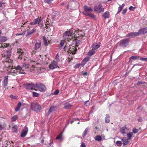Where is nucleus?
Listing matches in <instances>:
<instances>
[{"label": "nucleus", "instance_id": "473e14b6", "mask_svg": "<svg viewBox=\"0 0 147 147\" xmlns=\"http://www.w3.org/2000/svg\"><path fill=\"white\" fill-rule=\"evenodd\" d=\"M94 139L96 141H100L102 140V138L100 136L97 135L95 136Z\"/></svg>", "mask_w": 147, "mask_h": 147}, {"label": "nucleus", "instance_id": "39448f33", "mask_svg": "<svg viewBox=\"0 0 147 147\" xmlns=\"http://www.w3.org/2000/svg\"><path fill=\"white\" fill-rule=\"evenodd\" d=\"M36 88H37L41 92H43L46 90V86L39 82H36Z\"/></svg>", "mask_w": 147, "mask_h": 147}, {"label": "nucleus", "instance_id": "4be33fe9", "mask_svg": "<svg viewBox=\"0 0 147 147\" xmlns=\"http://www.w3.org/2000/svg\"><path fill=\"white\" fill-rule=\"evenodd\" d=\"M43 40L44 42V45L45 46H47L49 45V42L47 40L46 38L44 36H43Z\"/></svg>", "mask_w": 147, "mask_h": 147}, {"label": "nucleus", "instance_id": "8fccbe9b", "mask_svg": "<svg viewBox=\"0 0 147 147\" xmlns=\"http://www.w3.org/2000/svg\"><path fill=\"white\" fill-rule=\"evenodd\" d=\"M65 42L64 40H61L60 41L59 46H63Z\"/></svg>", "mask_w": 147, "mask_h": 147}, {"label": "nucleus", "instance_id": "13d9d810", "mask_svg": "<svg viewBox=\"0 0 147 147\" xmlns=\"http://www.w3.org/2000/svg\"><path fill=\"white\" fill-rule=\"evenodd\" d=\"M73 58L72 57H68L67 59V61L68 62V63H69L71 60H72Z\"/></svg>", "mask_w": 147, "mask_h": 147}, {"label": "nucleus", "instance_id": "79ce46f5", "mask_svg": "<svg viewBox=\"0 0 147 147\" xmlns=\"http://www.w3.org/2000/svg\"><path fill=\"white\" fill-rule=\"evenodd\" d=\"M147 48V47H143L140 49L141 51H142V52L144 53L146 49H147V48Z\"/></svg>", "mask_w": 147, "mask_h": 147}, {"label": "nucleus", "instance_id": "0e129e2a", "mask_svg": "<svg viewBox=\"0 0 147 147\" xmlns=\"http://www.w3.org/2000/svg\"><path fill=\"white\" fill-rule=\"evenodd\" d=\"M138 122H141L142 121V118L141 117H139L138 119Z\"/></svg>", "mask_w": 147, "mask_h": 147}, {"label": "nucleus", "instance_id": "bf43d9fd", "mask_svg": "<svg viewBox=\"0 0 147 147\" xmlns=\"http://www.w3.org/2000/svg\"><path fill=\"white\" fill-rule=\"evenodd\" d=\"M81 147H86L85 144L84 142H82L81 144Z\"/></svg>", "mask_w": 147, "mask_h": 147}, {"label": "nucleus", "instance_id": "0eeeda50", "mask_svg": "<svg viewBox=\"0 0 147 147\" xmlns=\"http://www.w3.org/2000/svg\"><path fill=\"white\" fill-rule=\"evenodd\" d=\"M47 58V55H45L44 56L40 55L39 57H37L36 58V60L37 61H40V62L42 63H46L45 62V60Z\"/></svg>", "mask_w": 147, "mask_h": 147}, {"label": "nucleus", "instance_id": "3c124183", "mask_svg": "<svg viewBox=\"0 0 147 147\" xmlns=\"http://www.w3.org/2000/svg\"><path fill=\"white\" fill-rule=\"evenodd\" d=\"M144 83H146V82H143L142 81H138L137 83V84L138 85H139L141 84H144Z\"/></svg>", "mask_w": 147, "mask_h": 147}, {"label": "nucleus", "instance_id": "f257e3e1", "mask_svg": "<svg viewBox=\"0 0 147 147\" xmlns=\"http://www.w3.org/2000/svg\"><path fill=\"white\" fill-rule=\"evenodd\" d=\"M11 52L10 50H6L4 52L3 54H1L2 58L4 59V61L6 62L7 63L10 64L8 67L9 68L11 67V63L12 62V60H9V59L11 56Z\"/></svg>", "mask_w": 147, "mask_h": 147}, {"label": "nucleus", "instance_id": "864d4df0", "mask_svg": "<svg viewBox=\"0 0 147 147\" xmlns=\"http://www.w3.org/2000/svg\"><path fill=\"white\" fill-rule=\"evenodd\" d=\"M140 59L141 60L144 61H147V57H146V58L140 57Z\"/></svg>", "mask_w": 147, "mask_h": 147}, {"label": "nucleus", "instance_id": "2eb2a0df", "mask_svg": "<svg viewBox=\"0 0 147 147\" xmlns=\"http://www.w3.org/2000/svg\"><path fill=\"white\" fill-rule=\"evenodd\" d=\"M128 36L131 38H135L139 35V32H132L128 33Z\"/></svg>", "mask_w": 147, "mask_h": 147}, {"label": "nucleus", "instance_id": "6e6d98bb", "mask_svg": "<svg viewBox=\"0 0 147 147\" xmlns=\"http://www.w3.org/2000/svg\"><path fill=\"white\" fill-rule=\"evenodd\" d=\"M76 120L79 121L78 119L77 118H75L73 119V120H72L70 121L71 124H72L74 121H76Z\"/></svg>", "mask_w": 147, "mask_h": 147}, {"label": "nucleus", "instance_id": "5701e85b", "mask_svg": "<svg viewBox=\"0 0 147 147\" xmlns=\"http://www.w3.org/2000/svg\"><path fill=\"white\" fill-rule=\"evenodd\" d=\"M122 141L123 142V144L124 146L127 145L129 142V139H126V138H123L122 139Z\"/></svg>", "mask_w": 147, "mask_h": 147}, {"label": "nucleus", "instance_id": "ea45409f", "mask_svg": "<svg viewBox=\"0 0 147 147\" xmlns=\"http://www.w3.org/2000/svg\"><path fill=\"white\" fill-rule=\"evenodd\" d=\"M88 16L94 19L96 18L95 16L93 14H92L91 13H89L88 14Z\"/></svg>", "mask_w": 147, "mask_h": 147}, {"label": "nucleus", "instance_id": "6ab92c4d", "mask_svg": "<svg viewBox=\"0 0 147 147\" xmlns=\"http://www.w3.org/2000/svg\"><path fill=\"white\" fill-rule=\"evenodd\" d=\"M57 109V107L56 106H51L49 109L48 112V115H49L50 113L53 111H56Z\"/></svg>", "mask_w": 147, "mask_h": 147}, {"label": "nucleus", "instance_id": "e2e57ef3", "mask_svg": "<svg viewBox=\"0 0 147 147\" xmlns=\"http://www.w3.org/2000/svg\"><path fill=\"white\" fill-rule=\"evenodd\" d=\"M72 43V45H76V39H74L73 40Z\"/></svg>", "mask_w": 147, "mask_h": 147}, {"label": "nucleus", "instance_id": "72a5a7b5", "mask_svg": "<svg viewBox=\"0 0 147 147\" xmlns=\"http://www.w3.org/2000/svg\"><path fill=\"white\" fill-rule=\"evenodd\" d=\"M88 129L87 128L85 129V130L84 131L82 135V137L83 138H84L86 135L87 132L88 131Z\"/></svg>", "mask_w": 147, "mask_h": 147}, {"label": "nucleus", "instance_id": "dca6fc26", "mask_svg": "<svg viewBox=\"0 0 147 147\" xmlns=\"http://www.w3.org/2000/svg\"><path fill=\"white\" fill-rule=\"evenodd\" d=\"M36 84H32L27 83L26 86V88L28 90H33V88H36Z\"/></svg>", "mask_w": 147, "mask_h": 147}, {"label": "nucleus", "instance_id": "49530a36", "mask_svg": "<svg viewBox=\"0 0 147 147\" xmlns=\"http://www.w3.org/2000/svg\"><path fill=\"white\" fill-rule=\"evenodd\" d=\"M32 94L33 96L34 97H38L39 96L38 94L35 92H33Z\"/></svg>", "mask_w": 147, "mask_h": 147}, {"label": "nucleus", "instance_id": "ddd939ff", "mask_svg": "<svg viewBox=\"0 0 147 147\" xmlns=\"http://www.w3.org/2000/svg\"><path fill=\"white\" fill-rule=\"evenodd\" d=\"M28 127L26 126L24 127L20 135L21 137L22 138H24L25 137L28 133Z\"/></svg>", "mask_w": 147, "mask_h": 147}, {"label": "nucleus", "instance_id": "052dcab7", "mask_svg": "<svg viewBox=\"0 0 147 147\" xmlns=\"http://www.w3.org/2000/svg\"><path fill=\"white\" fill-rule=\"evenodd\" d=\"M122 9L121 8H120L119 7L118 8V11L117 12V14L119 13Z\"/></svg>", "mask_w": 147, "mask_h": 147}, {"label": "nucleus", "instance_id": "4d7b16f0", "mask_svg": "<svg viewBox=\"0 0 147 147\" xmlns=\"http://www.w3.org/2000/svg\"><path fill=\"white\" fill-rule=\"evenodd\" d=\"M59 93V91L58 90H56L54 92V94L55 95H57Z\"/></svg>", "mask_w": 147, "mask_h": 147}, {"label": "nucleus", "instance_id": "7c9ffc66", "mask_svg": "<svg viewBox=\"0 0 147 147\" xmlns=\"http://www.w3.org/2000/svg\"><path fill=\"white\" fill-rule=\"evenodd\" d=\"M40 18L41 17L38 18L36 19H34V20L36 24H39V23L40 22L41 20Z\"/></svg>", "mask_w": 147, "mask_h": 147}, {"label": "nucleus", "instance_id": "09e8293b", "mask_svg": "<svg viewBox=\"0 0 147 147\" xmlns=\"http://www.w3.org/2000/svg\"><path fill=\"white\" fill-rule=\"evenodd\" d=\"M62 133L60 134L58 136H57V137L56 138V139H60L62 136Z\"/></svg>", "mask_w": 147, "mask_h": 147}, {"label": "nucleus", "instance_id": "338daca9", "mask_svg": "<svg viewBox=\"0 0 147 147\" xmlns=\"http://www.w3.org/2000/svg\"><path fill=\"white\" fill-rule=\"evenodd\" d=\"M30 24L31 25H34L36 24V23H35V22L34 20L33 21L31 22H30Z\"/></svg>", "mask_w": 147, "mask_h": 147}, {"label": "nucleus", "instance_id": "c756f323", "mask_svg": "<svg viewBox=\"0 0 147 147\" xmlns=\"http://www.w3.org/2000/svg\"><path fill=\"white\" fill-rule=\"evenodd\" d=\"M133 135V134L132 132H129L127 134V136L128 138V139L129 140L131 139V138L132 137Z\"/></svg>", "mask_w": 147, "mask_h": 147}, {"label": "nucleus", "instance_id": "7ed1b4c3", "mask_svg": "<svg viewBox=\"0 0 147 147\" xmlns=\"http://www.w3.org/2000/svg\"><path fill=\"white\" fill-rule=\"evenodd\" d=\"M73 32V30L71 29H70L69 30L66 31L63 34V38L65 40L67 39L69 41V40H71L69 37L72 36Z\"/></svg>", "mask_w": 147, "mask_h": 147}, {"label": "nucleus", "instance_id": "5fc2aeb1", "mask_svg": "<svg viewBox=\"0 0 147 147\" xmlns=\"http://www.w3.org/2000/svg\"><path fill=\"white\" fill-rule=\"evenodd\" d=\"M59 55L58 54H57L56 55V57H55V59L57 61H59Z\"/></svg>", "mask_w": 147, "mask_h": 147}, {"label": "nucleus", "instance_id": "c03bdc74", "mask_svg": "<svg viewBox=\"0 0 147 147\" xmlns=\"http://www.w3.org/2000/svg\"><path fill=\"white\" fill-rule=\"evenodd\" d=\"M117 145L118 146H121V145L122 143L121 141H117L116 142Z\"/></svg>", "mask_w": 147, "mask_h": 147}, {"label": "nucleus", "instance_id": "4468645a", "mask_svg": "<svg viewBox=\"0 0 147 147\" xmlns=\"http://www.w3.org/2000/svg\"><path fill=\"white\" fill-rule=\"evenodd\" d=\"M129 130V129L127 127L126 125L120 128V132L123 134H125L126 132H128Z\"/></svg>", "mask_w": 147, "mask_h": 147}, {"label": "nucleus", "instance_id": "cd10ccee", "mask_svg": "<svg viewBox=\"0 0 147 147\" xmlns=\"http://www.w3.org/2000/svg\"><path fill=\"white\" fill-rule=\"evenodd\" d=\"M109 117L110 116L109 114H106L105 118V122L106 123H108L110 122V121L109 119Z\"/></svg>", "mask_w": 147, "mask_h": 147}, {"label": "nucleus", "instance_id": "aec40b11", "mask_svg": "<svg viewBox=\"0 0 147 147\" xmlns=\"http://www.w3.org/2000/svg\"><path fill=\"white\" fill-rule=\"evenodd\" d=\"M90 57L89 56H87L85 57L82 61L81 64L82 65H84L86 63L89 61Z\"/></svg>", "mask_w": 147, "mask_h": 147}, {"label": "nucleus", "instance_id": "37998d69", "mask_svg": "<svg viewBox=\"0 0 147 147\" xmlns=\"http://www.w3.org/2000/svg\"><path fill=\"white\" fill-rule=\"evenodd\" d=\"M76 45H75V46H78V45L81 42V41L78 40L76 39Z\"/></svg>", "mask_w": 147, "mask_h": 147}, {"label": "nucleus", "instance_id": "e433bc0d", "mask_svg": "<svg viewBox=\"0 0 147 147\" xmlns=\"http://www.w3.org/2000/svg\"><path fill=\"white\" fill-rule=\"evenodd\" d=\"M101 44L100 42H97L94 43L92 44V46H100Z\"/></svg>", "mask_w": 147, "mask_h": 147}, {"label": "nucleus", "instance_id": "393cba45", "mask_svg": "<svg viewBox=\"0 0 147 147\" xmlns=\"http://www.w3.org/2000/svg\"><path fill=\"white\" fill-rule=\"evenodd\" d=\"M72 106V105L70 103L68 102L64 104V107L66 109H69Z\"/></svg>", "mask_w": 147, "mask_h": 147}, {"label": "nucleus", "instance_id": "4c0bfd02", "mask_svg": "<svg viewBox=\"0 0 147 147\" xmlns=\"http://www.w3.org/2000/svg\"><path fill=\"white\" fill-rule=\"evenodd\" d=\"M18 127L17 125H14L12 128V130L14 132H16L17 130Z\"/></svg>", "mask_w": 147, "mask_h": 147}, {"label": "nucleus", "instance_id": "1a4fd4ad", "mask_svg": "<svg viewBox=\"0 0 147 147\" xmlns=\"http://www.w3.org/2000/svg\"><path fill=\"white\" fill-rule=\"evenodd\" d=\"M92 49L89 51L87 53V55L90 56H91L95 54V50L98 49L99 47H92Z\"/></svg>", "mask_w": 147, "mask_h": 147}, {"label": "nucleus", "instance_id": "412c9836", "mask_svg": "<svg viewBox=\"0 0 147 147\" xmlns=\"http://www.w3.org/2000/svg\"><path fill=\"white\" fill-rule=\"evenodd\" d=\"M34 50L32 51L31 52V54L32 55H34L35 53L39 50L40 48L39 47H35Z\"/></svg>", "mask_w": 147, "mask_h": 147}, {"label": "nucleus", "instance_id": "a211bd4d", "mask_svg": "<svg viewBox=\"0 0 147 147\" xmlns=\"http://www.w3.org/2000/svg\"><path fill=\"white\" fill-rule=\"evenodd\" d=\"M8 81V76H6L4 78L3 81V85L4 88H6L7 85Z\"/></svg>", "mask_w": 147, "mask_h": 147}, {"label": "nucleus", "instance_id": "69168bd1", "mask_svg": "<svg viewBox=\"0 0 147 147\" xmlns=\"http://www.w3.org/2000/svg\"><path fill=\"white\" fill-rule=\"evenodd\" d=\"M25 33V31H24L22 33H20V34H16V36H18V35H22L23 34H24Z\"/></svg>", "mask_w": 147, "mask_h": 147}, {"label": "nucleus", "instance_id": "a19ab883", "mask_svg": "<svg viewBox=\"0 0 147 147\" xmlns=\"http://www.w3.org/2000/svg\"><path fill=\"white\" fill-rule=\"evenodd\" d=\"M58 14V13L56 11H54L53 13V17L54 18L57 16Z\"/></svg>", "mask_w": 147, "mask_h": 147}, {"label": "nucleus", "instance_id": "423d86ee", "mask_svg": "<svg viewBox=\"0 0 147 147\" xmlns=\"http://www.w3.org/2000/svg\"><path fill=\"white\" fill-rule=\"evenodd\" d=\"M102 6L101 3H99L98 6H95L94 7V10L95 11L98 13L103 12L104 10V8H102Z\"/></svg>", "mask_w": 147, "mask_h": 147}, {"label": "nucleus", "instance_id": "20e7f679", "mask_svg": "<svg viewBox=\"0 0 147 147\" xmlns=\"http://www.w3.org/2000/svg\"><path fill=\"white\" fill-rule=\"evenodd\" d=\"M31 109L33 111L36 112L40 111L42 109L40 106L37 103L33 102L31 104Z\"/></svg>", "mask_w": 147, "mask_h": 147}, {"label": "nucleus", "instance_id": "b1692460", "mask_svg": "<svg viewBox=\"0 0 147 147\" xmlns=\"http://www.w3.org/2000/svg\"><path fill=\"white\" fill-rule=\"evenodd\" d=\"M84 10L86 12H90L92 10V9L90 7H88L86 5H85L84 6Z\"/></svg>", "mask_w": 147, "mask_h": 147}, {"label": "nucleus", "instance_id": "774afa93", "mask_svg": "<svg viewBox=\"0 0 147 147\" xmlns=\"http://www.w3.org/2000/svg\"><path fill=\"white\" fill-rule=\"evenodd\" d=\"M38 45V46H40L41 45V42L40 41L38 43H36L35 44V46H36V45Z\"/></svg>", "mask_w": 147, "mask_h": 147}, {"label": "nucleus", "instance_id": "603ef678", "mask_svg": "<svg viewBox=\"0 0 147 147\" xmlns=\"http://www.w3.org/2000/svg\"><path fill=\"white\" fill-rule=\"evenodd\" d=\"M44 1L45 3L48 4H50L51 3L50 0H44Z\"/></svg>", "mask_w": 147, "mask_h": 147}, {"label": "nucleus", "instance_id": "680f3d73", "mask_svg": "<svg viewBox=\"0 0 147 147\" xmlns=\"http://www.w3.org/2000/svg\"><path fill=\"white\" fill-rule=\"evenodd\" d=\"M127 9L126 8H125L124 9L123 11H122V14H124L127 11Z\"/></svg>", "mask_w": 147, "mask_h": 147}, {"label": "nucleus", "instance_id": "a18cd8bd", "mask_svg": "<svg viewBox=\"0 0 147 147\" xmlns=\"http://www.w3.org/2000/svg\"><path fill=\"white\" fill-rule=\"evenodd\" d=\"M138 130L136 128H134L132 129V133L134 134H136L138 132Z\"/></svg>", "mask_w": 147, "mask_h": 147}, {"label": "nucleus", "instance_id": "f8f14e48", "mask_svg": "<svg viewBox=\"0 0 147 147\" xmlns=\"http://www.w3.org/2000/svg\"><path fill=\"white\" fill-rule=\"evenodd\" d=\"M57 66V62L55 61H53L51 62L49 65V68L51 69H53L58 67Z\"/></svg>", "mask_w": 147, "mask_h": 147}, {"label": "nucleus", "instance_id": "6e6552de", "mask_svg": "<svg viewBox=\"0 0 147 147\" xmlns=\"http://www.w3.org/2000/svg\"><path fill=\"white\" fill-rule=\"evenodd\" d=\"M76 47H72L71 48L70 47H64L63 49H65L66 47L68 48L69 49V53H70L71 54H72L73 55H74L75 54L77 50Z\"/></svg>", "mask_w": 147, "mask_h": 147}, {"label": "nucleus", "instance_id": "58836bf2", "mask_svg": "<svg viewBox=\"0 0 147 147\" xmlns=\"http://www.w3.org/2000/svg\"><path fill=\"white\" fill-rule=\"evenodd\" d=\"M140 58V57L139 56H132L129 59H133L134 60L138 59Z\"/></svg>", "mask_w": 147, "mask_h": 147}, {"label": "nucleus", "instance_id": "f3484780", "mask_svg": "<svg viewBox=\"0 0 147 147\" xmlns=\"http://www.w3.org/2000/svg\"><path fill=\"white\" fill-rule=\"evenodd\" d=\"M139 34H145L147 33V27L143 28L140 29L138 30Z\"/></svg>", "mask_w": 147, "mask_h": 147}, {"label": "nucleus", "instance_id": "a878e982", "mask_svg": "<svg viewBox=\"0 0 147 147\" xmlns=\"http://www.w3.org/2000/svg\"><path fill=\"white\" fill-rule=\"evenodd\" d=\"M109 12L108 11H106L102 15L104 19H106L109 18Z\"/></svg>", "mask_w": 147, "mask_h": 147}, {"label": "nucleus", "instance_id": "f03ea898", "mask_svg": "<svg viewBox=\"0 0 147 147\" xmlns=\"http://www.w3.org/2000/svg\"><path fill=\"white\" fill-rule=\"evenodd\" d=\"M29 68V65L28 64L24 63L22 67L18 65L14 68L15 69L13 70V72L17 73H21L25 74V72L24 71L26 70Z\"/></svg>", "mask_w": 147, "mask_h": 147}, {"label": "nucleus", "instance_id": "f704fd0d", "mask_svg": "<svg viewBox=\"0 0 147 147\" xmlns=\"http://www.w3.org/2000/svg\"><path fill=\"white\" fill-rule=\"evenodd\" d=\"M36 29H33L32 30L28 32H27V34L26 36H29L32 34L35 30Z\"/></svg>", "mask_w": 147, "mask_h": 147}, {"label": "nucleus", "instance_id": "9b49d317", "mask_svg": "<svg viewBox=\"0 0 147 147\" xmlns=\"http://www.w3.org/2000/svg\"><path fill=\"white\" fill-rule=\"evenodd\" d=\"M129 42V39L125 38L122 40L120 43V46H126L128 44Z\"/></svg>", "mask_w": 147, "mask_h": 147}, {"label": "nucleus", "instance_id": "de8ad7c7", "mask_svg": "<svg viewBox=\"0 0 147 147\" xmlns=\"http://www.w3.org/2000/svg\"><path fill=\"white\" fill-rule=\"evenodd\" d=\"M136 8V7H135L130 6L129 8V9L130 11H134Z\"/></svg>", "mask_w": 147, "mask_h": 147}, {"label": "nucleus", "instance_id": "c85d7f7f", "mask_svg": "<svg viewBox=\"0 0 147 147\" xmlns=\"http://www.w3.org/2000/svg\"><path fill=\"white\" fill-rule=\"evenodd\" d=\"M7 39V37L4 36L1 37L0 38V41L1 42H4L6 41Z\"/></svg>", "mask_w": 147, "mask_h": 147}, {"label": "nucleus", "instance_id": "2f4dec72", "mask_svg": "<svg viewBox=\"0 0 147 147\" xmlns=\"http://www.w3.org/2000/svg\"><path fill=\"white\" fill-rule=\"evenodd\" d=\"M17 53L19 55H22L23 53V52L21 49H18Z\"/></svg>", "mask_w": 147, "mask_h": 147}, {"label": "nucleus", "instance_id": "9d476101", "mask_svg": "<svg viewBox=\"0 0 147 147\" xmlns=\"http://www.w3.org/2000/svg\"><path fill=\"white\" fill-rule=\"evenodd\" d=\"M74 34L76 37H78L80 36L82 37H84L85 35L84 33L81 30H76L75 31Z\"/></svg>", "mask_w": 147, "mask_h": 147}, {"label": "nucleus", "instance_id": "bb28decb", "mask_svg": "<svg viewBox=\"0 0 147 147\" xmlns=\"http://www.w3.org/2000/svg\"><path fill=\"white\" fill-rule=\"evenodd\" d=\"M21 105V102H19L17 105V106L16 108L15 109V111L16 112H17V111H18L19 110L20 108Z\"/></svg>", "mask_w": 147, "mask_h": 147}, {"label": "nucleus", "instance_id": "c9c22d12", "mask_svg": "<svg viewBox=\"0 0 147 147\" xmlns=\"http://www.w3.org/2000/svg\"><path fill=\"white\" fill-rule=\"evenodd\" d=\"M18 118V116L17 115H16L11 118V120L12 121H16Z\"/></svg>", "mask_w": 147, "mask_h": 147}]
</instances>
